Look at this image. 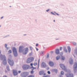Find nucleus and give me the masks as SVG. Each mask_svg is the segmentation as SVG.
Segmentation results:
<instances>
[{
	"instance_id": "nucleus-1",
	"label": "nucleus",
	"mask_w": 77,
	"mask_h": 77,
	"mask_svg": "<svg viewBox=\"0 0 77 77\" xmlns=\"http://www.w3.org/2000/svg\"><path fill=\"white\" fill-rule=\"evenodd\" d=\"M2 63L4 65H6L7 64V60H6V57L5 55H3L2 58Z\"/></svg>"
},
{
	"instance_id": "nucleus-2",
	"label": "nucleus",
	"mask_w": 77,
	"mask_h": 77,
	"mask_svg": "<svg viewBox=\"0 0 77 77\" xmlns=\"http://www.w3.org/2000/svg\"><path fill=\"white\" fill-rule=\"evenodd\" d=\"M34 60V58L33 57H30L27 58L26 60V62L27 63H31L32 61Z\"/></svg>"
},
{
	"instance_id": "nucleus-3",
	"label": "nucleus",
	"mask_w": 77,
	"mask_h": 77,
	"mask_svg": "<svg viewBox=\"0 0 77 77\" xmlns=\"http://www.w3.org/2000/svg\"><path fill=\"white\" fill-rule=\"evenodd\" d=\"M13 52L14 54L15 57L18 56V54H17V49L15 47L13 48Z\"/></svg>"
},
{
	"instance_id": "nucleus-4",
	"label": "nucleus",
	"mask_w": 77,
	"mask_h": 77,
	"mask_svg": "<svg viewBox=\"0 0 77 77\" xmlns=\"http://www.w3.org/2000/svg\"><path fill=\"white\" fill-rule=\"evenodd\" d=\"M8 61L10 66H13L14 65V62L13 60H11L9 58H8Z\"/></svg>"
},
{
	"instance_id": "nucleus-5",
	"label": "nucleus",
	"mask_w": 77,
	"mask_h": 77,
	"mask_svg": "<svg viewBox=\"0 0 77 77\" xmlns=\"http://www.w3.org/2000/svg\"><path fill=\"white\" fill-rule=\"evenodd\" d=\"M27 75V73L26 72H23L20 74L21 77H26Z\"/></svg>"
},
{
	"instance_id": "nucleus-6",
	"label": "nucleus",
	"mask_w": 77,
	"mask_h": 77,
	"mask_svg": "<svg viewBox=\"0 0 77 77\" xmlns=\"http://www.w3.org/2000/svg\"><path fill=\"white\" fill-rule=\"evenodd\" d=\"M23 69L24 70H26L29 68V66L26 64L24 65L23 66Z\"/></svg>"
},
{
	"instance_id": "nucleus-7",
	"label": "nucleus",
	"mask_w": 77,
	"mask_h": 77,
	"mask_svg": "<svg viewBox=\"0 0 77 77\" xmlns=\"http://www.w3.org/2000/svg\"><path fill=\"white\" fill-rule=\"evenodd\" d=\"M66 75L67 77H73L74 75L72 73H69L68 74H66Z\"/></svg>"
},
{
	"instance_id": "nucleus-8",
	"label": "nucleus",
	"mask_w": 77,
	"mask_h": 77,
	"mask_svg": "<svg viewBox=\"0 0 77 77\" xmlns=\"http://www.w3.org/2000/svg\"><path fill=\"white\" fill-rule=\"evenodd\" d=\"M60 67L63 69L65 70L66 71V67L65 66L62 64H60Z\"/></svg>"
},
{
	"instance_id": "nucleus-9",
	"label": "nucleus",
	"mask_w": 77,
	"mask_h": 77,
	"mask_svg": "<svg viewBox=\"0 0 77 77\" xmlns=\"http://www.w3.org/2000/svg\"><path fill=\"white\" fill-rule=\"evenodd\" d=\"M48 64L50 66H54V63L51 61H50L49 62Z\"/></svg>"
},
{
	"instance_id": "nucleus-10",
	"label": "nucleus",
	"mask_w": 77,
	"mask_h": 77,
	"mask_svg": "<svg viewBox=\"0 0 77 77\" xmlns=\"http://www.w3.org/2000/svg\"><path fill=\"white\" fill-rule=\"evenodd\" d=\"M25 51L23 52V54H26L28 52V48H25Z\"/></svg>"
},
{
	"instance_id": "nucleus-11",
	"label": "nucleus",
	"mask_w": 77,
	"mask_h": 77,
	"mask_svg": "<svg viewBox=\"0 0 77 77\" xmlns=\"http://www.w3.org/2000/svg\"><path fill=\"white\" fill-rule=\"evenodd\" d=\"M13 73L14 75H18V73L17 72V71L16 70H13Z\"/></svg>"
},
{
	"instance_id": "nucleus-12",
	"label": "nucleus",
	"mask_w": 77,
	"mask_h": 77,
	"mask_svg": "<svg viewBox=\"0 0 77 77\" xmlns=\"http://www.w3.org/2000/svg\"><path fill=\"white\" fill-rule=\"evenodd\" d=\"M73 68L75 69V70L77 68V63L76 62H75L74 65L73 66Z\"/></svg>"
},
{
	"instance_id": "nucleus-13",
	"label": "nucleus",
	"mask_w": 77,
	"mask_h": 77,
	"mask_svg": "<svg viewBox=\"0 0 77 77\" xmlns=\"http://www.w3.org/2000/svg\"><path fill=\"white\" fill-rule=\"evenodd\" d=\"M60 53V51H59V49H56L55 51V53H56L57 54H59Z\"/></svg>"
},
{
	"instance_id": "nucleus-14",
	"label": "nucleus",
	"mask_w": 77,
	"mask_h": 77,
	"mask_svg": "<svg viewBox=\"0 0 77 77\" xmlns=\"http://www.w3.org/2000/svg\"><path fill=\"white\" fill-rule=\"evenodd\" d=\"M41 65L43 67H45V66H46V64L44 62H42V63Z\"/></svg>"
},
{
	"instance_id": "nucleus-15",
	"label": "nucleus",
	"mask_w": 77,
	"mask_h": 77,
	"mask_svg": "<svg viewBox=\"0 0 77 77\" xmlns=\"http://www.w3.org/2000/svg\"><path fill=\"white\" fill-rule=\"evenodd\" d=\"M69 62L70 65H72V64H73V60H72V59H70L69 60Z\"/></svg>"
},
{
	"instance_id": "nucleus-16",
	"label": "nucleus",
	"mask_w": 77,
	"mask_h": 77,
	"mask_svg": "<svg viewBox=\"0 0 77 77\" xmlns=\"http://www.w3.org/2000/svg\"><path fill=\"white\" fill-rule=\"evenodd\" d=\"M22 47H23L22 46H20L19 48V53H21V52L22 51V50L21 49H22Z\"/></svg>"
},
{
	"instance_id": "nucleus-17",
	"label": "nucleus",
	"mask_w": 77,
	"mask_h": 77,
	"mask_svg": "<svg viewBox=\"0 0 77 77\" xmlns=\"http://www.w3.org/2000/svg\"><path fill=\"white\" fill-rule=\"evenodd\" d=\"M60 58V57L59 56H58L56 57V59L57 60H58Z\"/></svg>"
},
{
	"instance_id": "nucleus-18",
	"label": "nucleus",
	"mask_w": 77,
	"mask_h": 77,
	"mask_svg": "<svg viewBox=\"0 0 77 77\" xmlns=\"http://www.w3.org/2000/svg\"><path fill=\"white\" fill-rule=\"evenodd\" d=\"M68 49L69 53H70V52H71V48H70V47H68Z\"/></svg>"
},
{
	"instance_id": "nucleus-19",
	"label": "nucleus",
	"mask_w": 77,
	"mask_h": 77,
	"mask_svg": "<svg viewBox=\"0 0 77 77\" xmlns=\"http://www.w3.org/2000/svg\"><path fill=\"white\" fill-rule=\"evenodd\" d=\"M44 73V71H40L39 72V74L40 75H42Z\"/></svg>"
},
{
	"instance_id": "nucleus-20",
	"label": "nucleus",
	"mask_w": 77,
	"mask_h": 77,
	"mask_svg": "<svg viewBox=\"0 0 77 77\" xmlns=\"http://www.w3.org/2000/svg\"><path fill=\"white\" fill-rule=\"evenodd\" d=\"M32 70H33L34 69H36V67H34L33 66H32L31 67Z\"/></svg>"
},
{
	"instance_id": "nucleus-21",
	"label": "nucleus",
	"mask_w": 77,
	"mask_h": 77,
	"mask_svg": "<svg viewBox=\"0 0 77 77\" xmlns=\"http://www.w3.org/2000/svg\"><path fill=\"white\" fill-rule=\"evenodd\" d=\"M61 59L63 60H64L65 59V57L64 56H62Z\"/></svg>"
},
{
	"instance_id": "nucleus-22",
	"label": "nucleus",
	"mask_w": 77,
	"mask_h": 77,
	"mask_svg": "<svg viewBox=\"0 0 77 77\" xmlns=\"http://www.w3.org/2000/svg\"><path fill=\"white\" fill-rule=\"evenodd\" d=\"M64 50L66 53H67L68 52V50L67 49H66V48H64Z\"/></svg>"
},
{
	"instance_id": "nucleus-23",
	"label": "nucleus",
	"mask_w": 77,
	"mask_h": 77,
	"mask_svg": "<svg viewBox=\"0 0 77 77\" xmlns=\"http://www.w3.org/2000/svg\"><path fill=\"white\" fill-rule=\"evenodd\" d=\"M7 69L8 70V71H10L9 68V66H7Z\"/></svg>"
},
{
	"instance_id": "nucleus-24",
	"label": "nucleus",
	"mask_w": 77,
	"mask_h": 77,
	"mask_svg": "<svg viewBox=\"0 0 77 77\" xmlns=\"http://www.w3.org/2000/svg\"><path fill=\"white\" fill-rule=\"evenodd\" d=\"M54 71L56 73H57V69H54Z\"/></svg>"
},
{
	"instance_id": "nucleus-25",
	"label": "nucleus",
	"mask_w": 77,
	"mask_h": 77,
	"mask_svg": "<svg viewBox=\"0 0 77 77\" xmlns=\"http://www.w3.org/2000/svg\"><path fill=\"white\" fill-rule=\"evenodd\" d=\"M8 53L10 54V53H12V51L11 50H9L8 51Z\"/></svg>"
},
{
	"instance_id": "nucleus-26",
	"label": "nucleus",
	"mask_w": 77,
	"mask_h": 77,
	"mask_svg": "<svg viewBox=\"0 0 77 77\" xmlns=\"http://www.w3.org/2000/svg\"><path fill=\"white\" fill-rule=\"evenodd\" d=\"M61 75H63V74H64V72H63L62 71L61 72Z\"/></svg>"
},
{
	"instance_id": "nucleus-27",
	"label": "nucleus",
	"mask_w": 77,
	"mask_h": 77,
	"mask_svg": "<svg viewBox=\"0 0 77 77\" xmlns=\"http://www.w3.org/2000/svg\"><path fill=\"white\" fill-rule=\"evenodd\" d=\"M33 65L34 66H36L37 65V63H35L33 64Z\"/></svg>"
},
{
	"instance_id": "nucleus-28",
	"label": "nucleus",
	"mask_w": 77,
	"mask_h": 77,
	"mask_svg": "<svg viewBox=\"0 0 77 77\" xmlns=\"http://www.w3.org/2000/svg\"><path fill=\"white\" fill-rule=\"evenodd\" d=\"M50 76L49 75H47L45 76H43V77H50Z\"/></svg>"
},
{
	"instance_id": "nucleus-29",
	"label": "nucleus",
	"mask_w": 77,
	"mask_h": 77,
	"mask_svg": "<svg viewBox=\"0 0 77 77\" xmlns=\"http://www.w3.org/2000/svg\"><path fill=\"white\" fill-rule=\"evenodd\" d=\"M28 77H34V76L33 75H30L28 76Z\"/></svg>"
},
{
	"instance_id": "nucleus-30",
	"label": "nucleus",
	"mask_w": 77,
	"mask_h": 77,
	"mask_svg": "<svg viewBox=\"0 0 77 77\" xmlns=\"http://www.w3.org/2000/svg\"><path fill=\"white\" fill-rule=\"evenodd\" d=\"M73 45H75L76 44V43L75 42H73Z\"/></svg>"
},
{
	"instance_id": "nucleus-31",
	"label": "nucleus",
	"mask_w": 77,
	"mask_h": 77,
	"mask_svg": "<svg viewBox=\"0 0 77 77\" xmlns=\"http://www.w3.org/2000/svg\"><path fill=\"white\" fill-rule=\"evenodd\" d=\"M51 14H52V15H56V14H54V13H53V12H51Z\"/></svg>"
},
{
	"instance_id": "nucleus-32",
	"label": "nucleus",
	"mask_w": 77,
	"mask_h": 77,
	"mask_svg": "<svg viewBox=\"0 0 77 77\" xmlns=\"http://www.w3.org/2000/svg\"><path fill=\"white\" fill-rule=\"evenodd\" d=\"M60 51H62V47H60Z\"/></svg>"
},
{
	"instance_id": "nucleus-33",
	"label": "nucleus",
	"mask_w": 77,
	"mask_h": 77,
	"mask_svg": "<svg viewBox=\"0 0 77 77\" xmlns=\"http://www.w3.org/2000/svg\"><path fill=\"white\" fill-rule=\"evenodd\" d=\"M47 73L48 74H50V71H48Z\"/></svg>"
},
{
	"instance_id": "nucleus-34",
	"label": "nucleus",
	"mask_w": 77,
	"mask_h": 77,
	"mask_svg": "<svg viewBox=\"0 0 77 77\" xmlns=\"http://www.w3.org/2000/svg\"><path fill=\"white\" fill-rule=\"evenodd\" d=\"M60 56H62V55H63V52H61V53H60Z\"/></svg>"
},
{
	"instance_id": "nucleus-35",
	"label": "nucleus",
	"mask_w": 77,
	"mask_h": 77,
	"mask_svg": "<svg viewBox=\"0 0 77 77\" xmlns=\"http://www.w3.org/2000/svg\"><path fill=\"white\" fill-rule=\"evenodd\" d=\"M54 13H55V14H56L57 15H59V14L56 13V12H54Z\"/></svg>"
},
{
	"instance_id": "nucleus-36",
	"label": "nucleus",
	"mask_w": 77,
	"mask_h": 77,
	"mask_svg": "<svg viewBox=\"0 0 77 77\" xmlns=\"http://www.w3.org/2000/svg\"><path fill=\"white\" fill-rule=\"evenodd\" d=\"M30 49L31 50H32V48L31 47H29Z\"/></svg>"
},
{
	"instance_id": "nucleus-37",
	"label": "nucleus",
	"mask_w": 77,
	"mask_h": 77,
	"mask_svg": "<svg viewBox=\"0 0 77 77\" xmlns=\"http://www.w3.org/2000/svg\"><path fill=\"white\" fill-rule=\"evenodd\" d=\"M31 74H33V71L32 70L31 72Z\"/></svg>"
},
{
	"instance_id": "nucleus-38",
	"label": "nucleus",
	"mask_w": 77,
	"mask_h": 77,
	"mask_svg": "<svg viewBox=\"0 0 77 77\" xmlns=\"http://www.w3.org/2000/svg\"><path fill=\"white\" fill-rule=\"evenodd\" d=\"M49 57V55H48L46 57L47 58H48V57Z\"/></svg>"
},
{
	"instance_id": "nucleus-39",
	"label": "nucleus",
	"mask_w": 77,
	"mask_h": 77,
	"mask_svg": "<svg viewBox=\"0 0 77 77\" xmlns=\"http://www.w3.org/2000/svg\"><path fill=\"white\" fill-rule=\"evenodd\" d=\"M44 52L43 51H42L41 52V54H44Z\"/></svg>"
},
{
	"instance_id": "nucleus-40",
	"label": "nucleus",
	"mask_w": 77,
	"mask_h": 77,
	"mask_svg": "<svg viewBox=\"0 0 77 77\" xmlns=\"http://www.w3.org/2000/svg\"><path fill=\"white\" fill-rule=\"evenodd\" d=\"M30 65H31V66H33V63H31Z\"/></svg>"
},
{
	"instance_id": "nucleus-41",
	"label": "nucleus",
	"mask_w": 77,
	"mask_h": 77,
	"mask_svg": "<svg viewBox=\"0 0 77 77\" xmlns=\"http://www.w3.org/2000/svg\"><path fill=\"white\" fill-rule=\"evenodd\" d=\"M36 47H38V44H36Z\"/></svg>"
},
{
	"instance_id": "nucleus-42",
	"label": "nucleus",
	"mask_w": 77,
	"mask_h": 77,
	"mask_svg": "<svg viewBox=\"0 0 77 77\" xmlns=\"http://www.w3.org/2000/svg\"><path fill=\"white\" fill-rule=\"evenodd\" d=\"M5 48H6L7 47V45L5 44Z\"/></svg>"
},
{
	"instance_id": "nucleus-43",
	"label": "nucleus",
	"mask_w": 77,
	"mask_h": 77,
	"mask_svg": "<svg viewBox=\"0 0 77 77\" xmlns=\"http://www.w3.org/2000/svg\"><path fill=\"white\" fill-rule=\"evenodd\" d=\"M50 11L49 9H48V10H46V12H48Z\"/></svg>"
},
{
	"instance_id": "nucleus-44",
	"label": "nucleus",
	"mask_w": 77,
	"mask_h": 77,
	"mask_svg": "<svg viewBox=\"0 0 77 77\" xmlns=\"http://www.w3.org/2000/svg\"><path fill=\"white\" fill-rule=\"evenodd\" d=\"M18 73H21V71H19L18 72Z\"/></svg>"
},
{
	"instance_id": "nucleus-45",
	"label": "nucleus",
	"mask_w": 77,
	"mask_h": 77,
	"mask_svg": "<svg viewBox=\"0 0 77 77\" xmlns=\"http://www.w3.org/2000/svg\"><path fill=\"white\" fill-rule=\"evenodd\" d=\"M46 75V73H44L43 74L44 75Z\"/></svg>"
},
{
	"instance_id": "nucleus-46",
	"label": "nucleus",
	"mask_w": 77,
	"mask_h": 77,
	"mask_svg": "<svg viewBox=\"0 0 77 77\" xmlns=\"http://www.w3.org/2000/svg\"><path fill=\"white\" fill-rule=\"evenodd\" d=\"M3 77H7L6 75H4Z\"/></svg>"
},
{
	"instance_id": "nucleus-47",
	"label": "nucleus",
	"mask_w": 77,
	"mask_h": 77,
	"mask_svg": "<svg viewBox=\"0 0 77 77\" xmlns=\"http://www.w3.org/2000/svg\"><path fill=\"white\" fill-rule=\"evenodd\" d=\"M2 18H3V17H1V19H2Z\"/></svg>"
},
{
	"instance_id": "nucleus-48",
	"label": "nucleus",
	"mask_w": 77,
	"mask_h": 77,
	"mask_svg": "<svg viewBox=\"0 0 77 77\" xmlns=\"http://www.w3.org/2000/svg\"><path fill=\"white\" fill-rule=\"evenodd\" d=\"M36 49L37 51H38V49L37 48H36Z\"/></svg>"
},
{
	"instance_id": "nucleus-49",
	"label": "nucleus",
	"mask_w": 77,
	"mask_h": 77,
	"mask_svg": "<svg viewBox=\"0 0 77 77\" xmlns=\"http://www.w3.org/2000/svg\"><path fill=\"white\" fill-rule=\"evenodd\" d=\"M56 39V40H59V39L58 38H57V39Z\"/></svg>"
},
{
	"instance_id": "nucleus-50",
	"label": "nucleus",
	"mask_w": 77,
	"mask_h": 77,
	"mask_svg": "<svg viewBox=\"0 0 77 77\" xmlns=\"http://www.w3.org/2000/svg\"><path fill=\"white\" fill-rule=\"evenodd\" d=\"M54 22H55V20H54Z\"/></svg>"
},
{
	"instance_id": "nucleus-51",
	"label": "nucleus",
	"mask_w": 77,
	"mask_h": 77,
	"mask_svg": "<svg viewBox=\"0 0 77 77\" xmlns=\"http://www.w3.org/2000/svg\"><path fill=\"white\" fill-rule=\"evenodd\" d=\"M38 62H39V60H38Z\"/></svg>"
},
{
	"instance_id": "nucleus-52",
	"label": "nucleus",
	"mask_w": 77,
	"mask_h": 77,
	"mask_svg": "<svg viewBox=\"0 0 77 77\" xmlns=\"http://www.w3.org/2000/svg\"><path fill=\"white\" fill-rule=\"evenodd\" d=\"M1 53V51H0V54Z\"/></svg>"
},
{
	"instance_id": "nucleus-53",
	"label": "nucleus",
	"mask_w": 77,
	"mask_h": 77,
	"mask_svg": "<svg viewBox=\"0 0 77 77\" xmlns=\"http://www.w3.org/2000/svg\"><path fill=\"white\" fill-rule=\"evenodd\" d=\"M7 50H8V48H7Z\"/></svg>"
},
{
	"instance_id": "nucleus-54",
	"label": "nucleus",
	"mask_w": 77,
	"mask_h": 77,
	"mask_svg": "<svg viewBox=\"0 0 77 77\" xmlns=\"http://www.w3.org/2000/svg\"><path fill=\"white\" fill-rule=\"evenodd\" d=\"M51 52H52V53H53V51H52Z\"/></svg>"
},
{
	"instance_id": "nucleus-55",
	"label": "nucleus",
	"mask_w": 77,
	"mask_h": 77,
	"mask_svg": "<svg viewBox=\"0 0 77 77\" xmlns=\"http://www.w3.org/2000/svg\"><path fill=\"white\" fill-rule=\"evenodd\" d=\"M0 27H1V26H0Z\"/></svg>"
}]
</instances>
